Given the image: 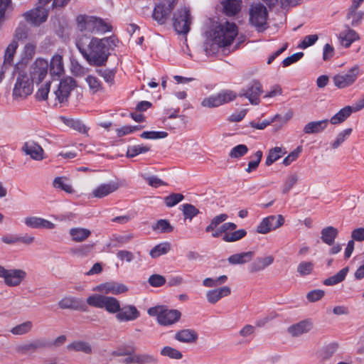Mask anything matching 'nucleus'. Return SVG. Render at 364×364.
Returning <instances> with one entry per match:
<instances>
[{
	"label": "nucleus",
	"instance_id": "obj_1",
	"mask_svg": "<svg viewBox=\"0 0 364 364\" xmlns=\"http://www.w3.org/2000/svg\"><path fill=\"white\" fill-rule=\"evenodd\" d=\"M117 43L118 39L114 36L98 38L80 35L75 40L77 48L88 64L97 67L106 64L110 50H114Z\"/></svg>",
	"mask_w": 364,
	"mask_h": 364
},
{
	"label": "nucleus",
	"instance_id": "obj_2",
	"mask_svg": "<svg viewBox=\"0 0 364 364\" xmlns=\"http://www.w3.org/2000/svg\"><path fill=\"white\" fill-rule=\"evenodd\" d=\"M237 33V25L233 22L226 21L215 28L213 41L218 47L225 48L232 44Z\"/></svg>",
	"mask_w": 364,
	"mask_h": 364
},
{
	"label": "nucleus",
	"instance_id": "obj_3",
	"mask_svg": "<svg viewBox=\"0 0 364 364\" xmlns=\"http://www.w3.org/2000/svg\"><path fill=\"white\" fill-rule=\"evenodd\" d=\"M77 28L80 31L92 33H105L112 31L111 25L103 19L95 16L80 15L76 18Z\"/></svg>",
	"mask_w": 364,
	"mask_h": 364
},
{
	"label": "nucleus",
	"instance_id": "obj_4",
	"mask_svg": "<svg viewBox=\"0 0 364 364\" xmlns=\"http://www.w3.org/2000/svg\"><path fill=\"white\" fill-rule=\"evenodd\" d=\"M147 312L151 316H156L158 323L164 326L176 323L181 316L178 310L169 309L166 306L151 307Z\"/></svg>",
	"mask_w": 364,
	"mask_h": 364
},
{
	"label": "nucleus",
	"instance_id": "obj_5",
	"mask_svg": "<svg viewBox=\"0 0 364 364\" xmlns=\"http://www.w3.org/2000/svg\"><path fill=\"white\" fill-rule=\"evenodd\" d=\"M88 305L100 309H105L111 314L118 313L120 310L119 301L114 297L107 296L101 294H92L87 297Z\"/></svg>",
	"mask_w": 364,
	"mask_h": 364
},
{
	"label": "nucleus",
	"instance_id": "obj_6",
	"mask_svg": "<svg viewBox=\"0 0 364 364\" xmlns=\"http://www.w3.org/2000/svg\"><path fill=\"white\" fill-rule=\"evenodd\" d=\"M267 10L262 4L257 3L251 6L250 21L258 32H263L267 29Z\"/></svg>",
	"mask_w": 364,
	"mask_h": 364
},
{
	"label": "nucleus",
	"instance_id": "obj_7",
	"mask_svg": "<svg viewBox=\"0 0 364 364\" xmlns=\"http://www.w3.org/2000/svg\"><path fill=\"white\" fill-rule=\"evenodd\" d=\"M176 3L177 0H163L156 4L151 15L152 18L158 25L166 24Z\"/></svg>",
	"mask_w": 364,
	"mask_h": 364
},
{
	"label": "nucleus",
	"instance_id": "obj_8",
	"mask_svg": "<svg viewBox=\"0 0 364 364\" xmlns=\"http://www.w3.org/2000/svg\"><path fill=\"white\" fill-rule=\"evenodd\" d=\"M237 94L231 90H222L216 95H213L205 98L201 105L205 107H217L224 104L232 102L236 99Z\"/></svg>",
	"mask_w": 364,
	"mask_h": 364
},
{
	"label": "nucleus",
	"instance_id": "obj_9",
	"mask_svg": "<svg viewBox=\"0 0 364 364\" xmlns=\"http://www.w3.org/2000/svg\"><path fill=\"white\" fill-rule=\"evenodd\" d=\"M27 273L21 269H5L0 265V277L4 279L8 287H15L19 286L26 278Z\"/></svg>",
	"mask_w": 364,
	"mask_h": 364
},
{
	"label": "nucleus",
	"instance_id": "obj_10",
	"mask_svg": "<svg viewBox=\"0 0 364 364\" xmlns=\"http://www.w3.org/2000/svg\"><path fill=\"white\" fill-rule=\"evenodd\" d=\"M360 68L354 65L346 73H338L333 76V82L338 89H344L354 84L359 75Z\"/></svg>",
	"mask_w": 364,
	"mask_h": 364
},
{
	"label": "nucleus",
	"instance_id": "obj_11",
	"mask_svg": "<svg viewBox=\"0 0 364 364\" xmlns=\"http://www.w3.org/2000/svg\"><path fill=\"white\" fill-rule=\"evenodd\" d=\"M33 82L26 73H19L13 90L14 97H26L33 92Z\"/></svg>",
	"mask_w": 364,
	"mask_h": 364
},
{
	"label": "nucleus",
	"instance_id": "obj_12",
	"mask_svg": "<svg viewBox=\"0 0 364 364\" xmlns=\"http://www.w3.org/2000/svg\"><path fill=\"white\" fill-rule=\"evenodd\" d=\"M262 92L261 83L257 80H252L241 90L238 96L244 97L248 99L252 105H257L260 102L259 96Z\"/></svg>",
	"mask_w": 364,
	"mask_h": 364
},
{
	"label": "nucleus",
	"instance_id": "obj_13",
	"mask_svg": "<svg viewBox=\"0 0 364 364\" xmlns=\"http://www.w3.org/2000/svg\"><path fill=\"white\" fill-rule=\"evenodd\" d=\"M173 27L178 33L186 34L190 30L191 14L186 8L178 11L173 16Z\"/></svg>",
	"mask_w": 364,
	"mask_h": 364
},
{
	"label": "nucleus",
	"instance_id": "obj_14",
	"mask_svg": "<svg viewBox=\"0 0 364 364\" xmlns=\"http://www.w3.org/2000/svg\"><path fill=\"white\" fill-rule=\"evenodd\" d=\"M48 63L43 58H38L31 68V79L33 82L40 83L47 76Z\"/></svg>",
	"mask_w": 364,
	"mask_h": 364
},
{
	"label": "nucleus",
	"instance_id": "obj_15",
	"mask_svg": "<svg viewBox=\"0 0 364 364\" xmlns=\"http://www.w3.org/2000/svg\"><path fill=\"white\" fill-rule=\"evenodd\" d=\"M48 13V8L38 6L36 9L25 12L23 16L28 22L39 26L46 21Z\"/></svg>",
	"mask_w": 364,
	"mask_h": 364
},
{
	"label": "nucleus",
	"instance_id": "obj_16",
	"mask_svg": "<svg viewBox=\"0 0 364 364\" xmlns=\"http://www.w3.org/2000/svg\"><path fill=\"white\" fill-rule=\"evenodd\" d=\"M25 225L33 229H46L52 230L55 228V225L52 222L37 216H28L24 218Z\"/></svg>",
	"mask_w": 364,
	"mask_h": 364
},
{
	"label": "nucleus",
	"instance_id": "obj_17",
	"mask_svg": "<svg viewBox=\"0 0 364 364\" xmlns=\"http://www.w3.org/2000/svg\"><path fill=\"white\" fill-rule=\"evenodd\" d=\"M22 150L26 155H29L31 159L36 161H41L44 159L43 148L33 141H26L23 144Z\"/></svg>",
	"mask_w": 364,
	"mask_h": 364
},
{
	"label": "nucleus",
	"instance_id": "obj_18",
	"mask_svg": "<svg viewBox=\"0 0 364 364\" xmlns=\"http://www.w3.org/2000/svg\"><path fill=\"white\" fill-rule=\"evenodd\" d=\"M274 261V257L272 255L258 257L248 266V270L252 274L261 272L270 266Z\"/></svg>",
	"mask_w": 364,
	"mask_h": 364
},
{
	"label": "nucleus",
	"instance_id": "obj_19",
	"mask_svg": "<svg viewBox=\"0 0 364 364\" xmlns=\"http://www.w3.org/2000/svg\"><path fill=\"white\" fill-rule=\"evenodd\" d=\"M140 316L139 311L133 305H127L120 307L119 311L116 315L119 321H129L138 318Z\"/></svg>",
	"mask_w": 364,
	"mask_h": 364
},
{
	"label": "nucleus",
	"instance_id": "obj_20",
	"mask_svg": "<svg viewBox=\"0 0 364 364\" xmlns=\"http://www.w3.org/2000/svg\"><path fill=\"white\" fill-rule=\"evenodd\" d=\"M119 187V185L116 181L102 183L92 191V196L95 198H102L114 192Z\"/></svg>",
	"mask_w": 364,
	"mask_h": 364
},
{
	"label": "nucleus",
	"instance_id": "obj_21",
	"mask_svg": "<svg viewBox=\"0 0 364 364\" xmlns=\"http://www.w3.org/2000/svg\"><path fill=\"white\" fill-rule=\"evenodd\" d=\"M312 328V323L309 320H303L293 324L288 328V333L294 337H297L303 333H308Z\"/></svg>",
	"mask_w": 364,
	"mask_h": 364
},
{
	"label": "nucleus",
	"instance_id": "obj_22",
	"mask_svg": "<svg viewBox=\"0 0 364 364\" xmlns=\"http://www.w3.org/2000/svg\"><path fill=\"white\" fill-rule=\"evenodd\" d=\"M230 294V288L225 286L218 289L208 291L206 293V297L209 303L214 304L223 297L229 296Z\"/></svg>",
	"mask_w": 364,
	"mask_h": 364
},
{
	"label": "nucleus",
	"instance_id": "obj_23",
	"mask_svg": "<svg viewBox=\"0 0 364 364\" xmlns=\"http://www.w3.org/2000/svg\"><path fill=\"white\" fill-rule=\"evenodd\" d=\"M98 289L105 294H119L128 291V288L123 284L117 282H107L100 285Z\"/></svg>",
	"mask_w": 364,
	"mask_h": 364
},
{
	"label": "nucleus",
	"instance_id": "obj_24",
	"mask_svg": "<svg viewBox=\"0 0 364 364\" xmlns=\"http://www.w3.org/2000/svg\"><path fill=\"white\" fill-rule=\"evenodd\" d=\"M18 46V42L16 40H13L7 46L4 58V68L10 69L13 65V59L16 53V49Z\"/></svg>",
	"mask_w": 364,
	"mask_h": 364
},
{
	"label": "nucleus",
	"instance_id": "obj_25",
	"mask_svg": "<svg viewBox=\"0 0 364 364\" xmlns=\"http://www.w3.org/2000/svg\"><path fill=\"white\" fill-rule=\"evenodd\" d=\"M328 122V119L311 122L304 126L303 131L307 134L321 133L326 128Z\"/></svg>",
	"mask_w": 364,
	"mask_h": 364
},
{
	"label": "nucleus",
	"instance_id": "obj_26",
	"mask_svg": "<svg viewBox=\"0 0 364 364\" xmlns=\"http://www.w3.org/2000/svg\"><path fill=\"white\" fill-rule=\"evenodd\" d=\"M198 333L192 329H183L178 331L174 338L181 343H192L197 341Z\"/></svg>",
	"mask_w": 364,
	"mask_h": 364
},
{
	"label": "nucleus",
	"instance_id": "obj_27",
	"mask_svg": "<svg viewBox=\"0 0 364 364\" xmlns=\"http://www.w3.org/2000/svg\"><path fill=\"white\" fill-rule=\"evenodd\" d=\"M255 252L253 251L244 252L241 253L234 254L228 258V261L231 264H243L250 262Z\"/></svg>",
	"mask_w": 364,
	"mask_h": 364
},
{
	"label": "nucleus",
	"instance_id": "obj_28",
	"mask_svg": "<svg viewBox=\"0 0 364 364\" xmlns=\"http://www.w3.org/2000/svg\"><path fill=\"white\" fill-rule=\"evenodd\" d=\"M50 73L52 76L60 77L64 73L63 57L60 55L53 56L50 64Z\"/></svg>",
	"mask_w": 364,
	"mask_h": 364
},
{
	"label": "nucleus",
	"instance_id": "obj_29",
	"mask_svg": "<svg viewBox=\"0 0 364 364\" xmlns=\"http://www.w3.org/2000/svg\"><path fill=\"white\" fill-rule=\"evenodd\" d=\"M321 239L326 245H331L338 235L337 228L333 226L324 228L321 231Z\"/></svg>",
	"mask_w": 364,
	"mask_h": 364
},
{
	"label": "nucleus",
	"instance_id": "obj_30",
	"mask_svg": "<svg viewBox=\"0 0 364 364\" xmlns=\"http://www.w3.org/2000/svg\"><path fill=\"white\" fill-rule=\"evenodd\" d=\"M223 4L224 13L228 16H233L240 11L242 0H226Z\"/></svg>",
	"mask_w": 364,
	"mask_h": 364
},
{
	"label": "nucleus",
	"instance_id": "obj_31",
	"mask_svg": "<svg viewBox=\"0 0 364 364\" xmlns=\"http://www.w3.org/2000/svg\"><path fill=\"white\" fill-rule=\"evenodd\" d=\"M339 39L345 48H348L354 41L359 39V36L354 30L348 27L346 31L340 33Z\"/></svg>",
	"mask_w": 364,
	"mask_h": 364
},
{
	"label": "nucleus",
	"instance_id": "obj_32",
	"mask_svg": "<svg viewBox=\"0 0 364 364\" xmlns=\"http://www.w3.org/2000/svg\"><path fill=\"white\" fill-rule=\"evenodd\" d=\"M91 235V231L87 228H73L70 229V236L72 240L81 242L85 241Z\"/></svg>",
	"mask_w": 364,
	"mask_h": 364
},
{
	"label": "nucleus",
	"instance_id": "obj_33",
	"mask_svg": "<svg viewBox=\"0 0 364 364\" xmlns=\"http://www.w3.org/2000/svg\"><path fill=\"white\" fill-rule=\"evenodd\" d=\"M353 112L351 106H346L342 108L338 112L334 114L330 120L332 124H337L343 122Z\"/></svg>",
	"mask_w": 364,
	"mask_h": 364
},
{
	"label": "nucleus",
	"instance_id": "obj_34",
	"mask_svg": "<svg viewBox=\"0 0 364 364\" xmlns=\"http://www.w3.org/2000/svg\"><path fill=\"white\" fill-rule=\"evenodd\" d=\"M56 99L60 103L66 102L68 100V82L63 79L59 83L58 90L55 92Z\"/></svg>",
	"mask_w": 364,
	"mask_h": 364
},
{
	"label": "nucleus",
	"instance_id": "obj_35",
	"mask_svg": "<svg viewBox=\"0 0 364 364\" xmlns=\"http://www.w3.org/2000/svg\"><path fill=\"white\" fill-rule=\"evenodd\" d=\"M348 270L349 268L348 267L343 268L333 276L326 279L323 281V284L326 286H333L343 282L345 279Z\"/></svg>",
	"mask_w": 364,
	"mask_h": 364
},
{
	"label": "nucleus",
	"instance_id": "obj_36",
	"mask_svg": "<svg viewBox=\"0 0 364 364\" xmlns=\"http://www.w3.org/2000/svg\"><path fill=\"white\" fill-rule=\"evenodd\" d=\"M287 151L281 147L276 146L269 149L267 156L265 164L269 166L274 163L276 161L282 158Z\"/></svg>",
	"mask_w": 364,
	"mask_h": 364
},
{
	"label": "nucleus",
	"instance_id": "obj_37",
	"mask_svg": "<svg viewBox=\"0 0 364 364\" xmlns=\"http://www.w3.org/2000/svg\"><path fill=\"white\" fill-rule=\"evenodd\" d=\"M33 327V322L26 321L13 327L10 332L14 336H23L31 331Z\"/></svg>",
	"mask_w": 364,
	"mask_h": 364
},
{
	"label": "nucleus",
	"instance_id": "obj_38",
	"mask_svg": "<svg viewBox=\"0 0 364 364\" xmlns=\"http://www.w3.org/2000/svg\"><path fill=\"white\" fill-rule=\"evenodd\" d=\"M171 245L168 242H162L154 247L150 251V256L152 258H157L161 255H166L169 252Z\"/></svg>",
	"mask_w": 364,
	"mask_h": 364
},
{
	"label": "nucleus",
	"instance_id": "obj_39",
	"mask_svg": "<svg viewBox=\"0 0 364 364\" xmlns=\"http://www.w3.org/2000/svg\"><path fill=\"white\" fill-rule=\"evenodd\" d=\"M247 235V231L245 229H240L232 232H226L223 236V240L225 242H232L241 240Z\"/></svg>",
	"mask_w": 364,
	"mask_h": 364
},
{
	"label": "nucleus",
	"instance_id": "obj_40",
	"mask_svg": "<svg viewBox=\"0 0 364 364\" xmlns=\"http://www.w3.org/2000/svg\"><path fill=\"white\" fill-rule=\"evenodd\" d=\"M149 146L143 144L129 146L127 151V156L128 158H133L140 154L149 151Z\"/></svg>",
	"mask_w": 364,
	"mask_h": 364
},
{
	"label": "nucleus",
	"instance_id": "obj_41",
	"mask_svg": "<svg viewBox=\"0 0 364 364\" xmlns=\"http://www.w3.org/2000/svg\"><path fill=\"white\" fill-rule=\"evenodd\" d=\"M182 210L186 219L192 220L199 214V210L192 204L186 203L182 205Z\"/></svg>",
	"mask_w": 364,
	"mask_h": 364
},
{
	"label": "nucleus",
	"instance_id": "obj_42",
	"mask_svg": "<svg viewBox=\"0 0 364 364\" xmlns=\"http://www.w3.org/2000/svg\"><path fill=\"white\" fill-rule=\"evenodd\" d=\"M357 9L352 10V8H349L347 13V18L351 19L352 26H357L360 23L363 18V14L361 12H357Z\"/></svg>",
	"mask_w": 364,
	"mask_h": 364
},
{
	"label": "nucleus",
	"instance_id": "obj_43",
	"mask_svg": "<svg viewBox=\"0 0 364 364\" xmlns=\"http://www.w3.org/2000/svg\"><path fill=\"white\" fill-rule=\"evenodd\" d=\"M262 157V151L260 150L257 151L254 156H252V159L248 163L247 168L245 169V171L247 173H250L252 171L256 170L261 161Z\"/></svg>",
	"mask_w": 364,
	"mask_h": 364
},
{
	"label": "nucleus",
	"instance_id": "obj_44",
	"mask_svg": "<svg viewBox=\"0 0 364 364\" xmlns=\"http://www.w3.org/2000/svg\"><path fill=\"white\" fill-rule=\"evenodd\" d=\"M161 355L172 359H181L183 357L182 353L179 350L170 346L163 348L161 350Z\"/></svg>",
	"mask_w": 364,
	"mask_h": 364
},
{
	"label": "nucleus",
	"instance_id": "obj_45",
	"mask_svg": "<svg viewBox=\"0 0 364 364\" xmlns=\"http://www.w3.org/2000/svg\"><path fill=\"white\" fill-rule=\"evenodd\" d=\"M228 218V215L225 213H222L214 217L210 223L205 228V231L207 232L213 231L215 228H217L223 222L225 221Z\"/></svg>",
	"mask_w": 364,
	"mask_h": 364
},
{
	"label": "nucleus",
	"instance_id": "obj_46",
	"mask_svg": "<svg viewBox=\"0 0 364 364\" xmlns=\"http://www.w3.org/2000/svg\"><path fill=\"white\" fill-rule=\"evenodd\" d=\"M312 262H301L297 267V272L302 277L310 274L314 269Z\"/></svg>",
	"mask_w": 364,
	"mask_h": 364
},
{
	"label": "nucleus",
	"instance_id": "obj_47",
	"mask_svg": "<svg viewBox=\"0 0 364 364\" xmlns=\"http://www.w3.org/2000/svg\"><path fill=\"white\" fill-rule=\"evenodd\" d=\"M184 196L181 193H171L164 198V203L167 207H173L183 200Z\"/></svg>",
	"mask_w": 364,
	"mask_h": 364
},
{
	"label": "nucleus",
	"instance_id": "obj_48",
	"mask_svg": "<svg viewBox=\"0 0 364 364\" xmlns=\"http://www.w3.org/2000/svg\"><path fill=\"white\" fill-rule=\"evenodd\" d=\"M53 186L58 190L68 193V178L65 176H58L54 178Z\"/></svg>",
	"mask_w": 364,
	"mask_h": 364
},
{
	"label": "nucleus",
	"instance_id": "obj_49",
	"mask_svg": "<svg viewBox=\"0 0 364 364\" xmlns=\"http://www.w3.org/2000/svg\"><path fill=\"white\" fill-rule=\"evenodd\" d=\"M228 277L226 275H222L217 279L206 278L203 281V285L206 287H215L218 285L223 284L226 282Z\"/></svg>",
	"mask_w": 364,
	"mask_h": 364
},
{
	"label": "nucleus",
	"instance_id": "obj_50",
	"mask_svg": "<svg viewBox=\"0 0 364 364\" xmlns=\"http://www.w3.org/2000/svg\"><path fill=\"white\" fill-rule=\"evenodd\" d=\"M247 151L248 148L245 144H239L231 149L230 156L231 158L238 159L245 156Z\"/></svg>",
	"mask_w": 364,
	"mask_h": 364
},
{
	"label": "nucleus",
	"instance_id": "obj_51",
	"mask_svg": "<svg viewBox=\"0 0 364 364\" xmlns=\"http://www.w3.org/2000/svg\"><path fill=\"white\" fill-rule=\"evenodd\" d=\"M157 358L151 354H136V364H156Z\"/></svg>",
	"mask_w": 364,
	"mask_h": 364
},
{
	"label": "nucleus",
	"instance_id": "obj_52",
	"mask_svg": "<svg viewBox=\"0 0 364 364\" xmlns=\"http://www.w3.org/2000/svg\"><path fill=\"white\" fill-rule=\"evenodd\" d=\"M70 349H73L76 351H82L87 354L91 353L92 352L90 346L87 343L82 341L73 342L70 344Z\"/></svg>",
	"mask_w": 364,
	"mask_h": 364
},
{
	"label": "nucleus",
	"instance_id": "obj_53",
	"mask_svg": "<svg viewBox=\"0 0 364 364\" xmlns=\"http://www.w3.org/2000/svg\"><path fill=\"white\" fill-rule=\"evenodd\" d=\"M166 278L158 274H151L149 279V284L153 287H161L166 284Z\"/></svg>",
	"mask_w": 364,
	"mask_h": 364
},
{
	"label": "nucleus",
	"instance_id": "obj_54",
	"mask_svg": "<svg viewBox=\"0 0 364 364\" xmlns=\"http://www.w3.org/2000/svg\"><path fill=\"white\" fill-rule=\"evenodd\" d=\"M153 229L158 230L161 232H171L173 231V228L167 220L161 219L153 226Z\"/></svg>",
	"mask_w": 364,
	"mask_h": 364
},
{
	"label": "nucleus",
	"instance_id": "obj_55",
	"mask_svg": "<svg viewBox=\"0 0 364 364\" xmlns=\"http://www.w3.org/2000/svg\"><path fill=\"white\" fill-rule=\"evenodd\" d=\"M352 129L348 128L346 129L341 132H340L337 136L336 140L332 143V148L337 149L351 134Z\"/></svg>",
	"mask_w": 364,
	"mask_h": 364
},
{
	"label": "nucleus",
	"instance_id": "obj_56",
	"mask_svg": "<svg viewBox=\"0 0 364 364\" xmlns=\"http://www.w3.org/2000/svg\"><path fill=\"white\" fill-rule=\"evenodd\" d=\"M298 181V176L296 173H291L289 175L284 183V187L282 190L283 193H287L297 183Z\"/></svg>",
	"mask_w": 364,
	"mask_h": 364
},
{
	"label": "nucleus",
	"instance_id": "obj_57",
	"mask_svg": "<svg viewBox=\"0 0 364 364\" xmlns=\"http://www.w3.org/2000/svg\"><path fill=\"white\" fill-rule=\"evenodd\" d=\"M93 245H82L71 250V252L77 257L87 256L92 250Z\"/></svg>",
	"mask_w": 364,
	"mask_h": 364
},
{
	"label": "nucleus",
	"instance_id": "obj_58",
	"mask_svg": "<svg viewBox=\"0 0 364 364\" xmlns=\"http://www.w3.org/2000/svg\"><path fill=\"white\" fill-rule=\"evenodd\" d=\"M168 136V134L165 132H144L141 134L140 136L143 139H163Z\"/></svg>",
	"mask_w": 364,
	"mask_h": 364
},
{
	"label": "nucleus",
	"instance_id": "obj_59",
	"mask_svg": "<svg viewBox=\"0 0 364 364\" xmlns=\"http://www.w3.org/2000/svg\"><path fill=\"white\" fill-rule=\"evenodd\" d=\"M70 127L82 134H87L89 129L80 120L73 119H70Z\"/></svg>",
	"mask_w": 364,
	"mask_h": 364
},
{
	"label": "nucleus",
	"instance_id": "obj_60",
	"mask_svg": "<svg viewBox=\"0 0 364 364\" xmlns=\"http://www.w3.org/2000/svg\"><path fill=\"white\" fill-rule=\"evenodd\" d=\"M272 230L281 227L284 223V218L282 215L268 216Z\"/></svg>",
	"mask_w": 364,
	"mask_h": 364
},
{
	"label": "nucleus",
	"instance_id": "obj_61",
	"mask_svg": "<svg viewBox=\"0 0 364 364\" xmlns=\"http://www.w3.org/2000/svg\"><path fill=\"white\" fill-rule=\"evenodd\" d=\"M272 228L268 217L264 218L262 222L257 227V232L261 234H267L270 232Z\"/></svg>",
	"mask_w": 364,
	"mask_h": 364
},
{
	"label": "nucleus",
	"instance_id": "obj_62",
	"mask_svg": "<svg viewBox=\"0 0 364 364\" xmlns=\"http://www.w3.org/2000/svg\"><path fill=\"white\" fill-rule=\"evenodd\" d=\"M301 151V148L300 146H298L295 150L291 151L287 156H286L284 159L282 164L284 166L290 165L293 161H294L297 159Z\"/></svg>",
	"mask_w": 364,
	"mask_h": 364
},
{
	"label": "nucleus",
	"instance_id": "obj_63",
	"mask_svg": "<svg viewBox=\"0 0 364 364\" xmlns=\"http://www.w3.org/2000/svg\"><path fill=\"white\" fill-rule=\"evenodd\" d=\"M50 82H47L43 85L38 90L36 97L38 99L45 100L47 99L50 91Z\"/></svg>",
	"mask_w": 364,
	"mask_h": 364
},
{
	"label": "nucleus",
	"instance_id": "obj_64",
	"mask_svg": "<svg viewBox=\"0 0 364 364\" xmlns=\"http://www.w3.org/2000/svg\"><path fill=\"white\" fill-rule=\"evenodd\" d=\"M324 294V291L321 289H315L309 291L306 295V298L309 301L315 302L322 299Z\"/></svg>",
	"mask_w": 364,
	"mask_h": 364
}]
</instances>
